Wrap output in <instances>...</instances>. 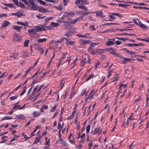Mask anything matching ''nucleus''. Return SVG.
<instances>
[{"instance_id":"nucleus-1","label":"nucleus","mask_w":149,"mask_h":149,"mask_svg":"<svg viewBox=\"0 0 149 149\" xmlns=\"http://www.w3.org/2000/svg\"><path fill=\"white\" fill-rule=\"evenodd\" d=\"M47 28L46 24H43L40 26H34V29H29L28 33H29V36L31 38H34L36 34V32H39L45 30V28Z\"/></svg>"},{"instance_id":"nucleus-2","label":"nucleus","mask_w":149,"mask_h":149,"mask_svg":"<svg viewBox=\"0 0 149 149\" xmlns=\"http://www.w3.org/2000/svg\"><path fill=\"white\" fill-rule=\"evenodd\" d=\"M30 4L27 7V8L29 10H37L38 6L34 2L33 0H29Z\"/></svg>"},{"instance_id":"nucleus-3","label":"nucleus","mask_w":149,"mask_h":149,"mask_svg":"<svg viewBox=\"0 0 149 149\" xmlns=\"http://www.w3.org/2000/svg\"><path fill=\"white\" fill-rule=\"evenodd\" d=\"M75 14V13L74 11H68L65 12L64 13V17H72Z\"/></svg>"},{"instance_id":"nucleus-4","label":"nucleus","mask_w":149,"mask_h":149,"mask_svg":"<svg viewBox=\"0 0 149 149\" xmlns=\"http://www.w3.org/2000/svg\"><path fill=\"white\" fill-rule=\"evenodd\" d=\"M75 29L73 28H71L69 30L65 35L67 37H70L74 35Z\"/></svg>"},{"instance_id":"nucleus-5","label":"nucleus","mask_w":149,"mask_h":149,"mask_svg":"<svg viewBox=\"0 0 149 149\" xmlns=\"http://www.w3.org/2000/svg\"><path fill=\"white\" fill-rule=\"evenodd\" d=\"M75 1L74 2V3L76 4H78L80 3L86 5V4H88L89 3V2L88 1L86 0H75Z\"/></svg>"},{"instance_id":"nucleus-6","label":"nucleus","mask_w":149,"mask_h":149,"mask_svg":"<svg viewBox=\"0 0 149 149\" xmlns=\"http://www.w3.org/2000/svg\"><path fill=\"white\" fill-rule=\"evenodd\" d=\"M90 42L89 40H85L83 39H81L79 40V43L81 45L85 46L87 44H89Z\"/></svg>"},{"instance_id":"nucleus-7","label":"nucleus","mask_w":149,"mask_h":149,"mask_svg":"<svg viewBox=\"0 0 149 149\" xmlns=\"http://www.w3.org/2000/svg\"><path fill=\"white\" fill-rule=\"evenodd\" d=\"M120 58L122 63L123 64H125L127 63V61H130L131 60H133L132 59L127 58H126L123 57L122 56L120 57Z\"/></svg>"},{"instance_id":"nucleus-8","label":"nucleus","mask_w":149,"mask_h":149,"mask_svg":"<svg viewBox=\"0 0 149 149\" xmlns=\"http://www.w3.org/2000/svg\"><path fill=\"white\" fill-rule=\"evenodd\" d=\"M106 50L110 54L116 55L117 53L114 51L112 47L106 49Z\"/></svg>"},{"instance_id":"nucleus-9","label":"nucleus","mask_w":149,"mask_h":149,"mask_svg":"<svg viewBox=\"0 0 149 149\" xmlns=\"http://www.w3.org/2000/svg\"><path fill=\"white\" fill-rule=\"evenodd\" d=\"M114 39H111L106 42V44L107 46H109L113 45L114 43Z\"/></svg>"},{"instance_id":"nucleus-10","label":"nucleus","mask_w":149,"mask_h":149,"mask_svg":"<svg viewBox=\"0 0 149 149\" xmlns=\"http://www.w3.org/2000/svg\"><path fill=\"white\" fill-rule=\"evenodd\" d=\"M37 10H38L39 12L42 13H46L48 11L45 8L42 7H39L38 6Z\"/></svg>"},{"instance_id":"nucleus-11","label":"nucleus","mask_w":149,"mask_h":149,"mask_svg":"<svg viewBox=\"0 0 149 149\" xmlns=\"http://www.w3.org/2000/svg\"><path fill=\"white\" fill-rule=\"evenodd\" d=\"M137 21L139 22V26L142 29H148V27L146 25L142 24L141 22H139V21L138 20H137Z\"/></svg>"},{"instance_id":"nucleus-12","label":"nucleus","mask_w":149,"mask_h":149,"mask_svg":"<svg viewBox=\"0 0 149 149\" xmlns=\"http://www.w3.org/2000/svg\"><path fill=\"white\" fill-rule=\"evenodd\" d=\"M70 22H65L62 26L63 28H67L70 26Z\"/></svg>"},{"instance_id":"nucleus-13","label":"nucleus","mask_w":149,"mask_h":149,"mask_svg":"<svg viewBox=\"0 0 149 149\" xmlns=\"http://www.w3.org/2000/svg\"><path fill=\"white\" fill-rule=\"evenodd\" d=\"M18 56V53L17 52H14V53L11 54L10 57L11 58H13L14 59L17 58Z\"/></svg>"},{"instance_id":"nucleus-14","label":"nucleus","mask_w":149,"mask_h":149,"mask_svg":"<svg viewBox=\"0 0 149 149\" xmlns=\"http://www.w3.org/2000/svg\"><path fill=\"white\" fill-rule=\"evenodd\" d=\"M96 15L97 16H99L101 18L102 17H103L104 16H103L102 15V12L101 11H97L96 12Z\"/></svg>"},{"instance_id":"nucleus-15","label":"nucleus","mask_w":149,"mask_h":149,"mask_svg":"<svg viewBox=\"0 0 149 149\" xmlns=\"http://www.w3.org/2000/svg\"><path fill=\"white\" fill-rule=\"evenodd\" d=\"M93 91H92L90 94H89V96H88V97L87 98H86L85 99V100H88V99H91L92 97H93L94 95V94L95 93V92H94L93 93Z\"/></svg>"},{"instance_id":"nucleus-16","label":"nucleus","mask_w":149,"mask_h":149,"mask_svg":"<svg viewBox=\"0 0 149 149\" xmlns=\"http://www.w3.org/2000/svg\"><path fill=\"white\" fill-rule=\"evenodd\" d=\"M16 118L18 119H24L25 118V117L22 114H19L17 115Z\"/></svg>"},{"instance_id":"nucleus-17","label":"nucleus","mask_w":149,"mask_h":149,"mask_svg":"<svg viewBox=\"0 0 149 149\" xmlns=\"http://www.w3.org/2000/svg\"><path fill=\"white\" fill-rule=\"evenodd\" d=\"M9 22L7 21L4 20L2 24L3 27H5L7 26L9 24Z\"/></svg>"},{"instance_id":"nucleus-18","label":"nucleus","mask_w":149,"mask_h":149,"mask_svg":"<svg viewBox=\"0 0 149 149\" xmlns=\"http://www.w3.org/2000/svg\"><path fill=\"white\" fill-rule=\"evenodd\" d=\"M88 51L92 54H94L95 53V50H93L91 47H89L88 49Z\"/></svg>"},{"instance_id":"nucleus-19","label":"nucleus","mask_w":149,"mask_h":149,"mask_svg":"<svg viewBox=\"0 0 149 149\" xmlns=\"http://www.w3.org/2000/svg\"><path fill=\"white\" fill-rule=\"evenodd\" d=\"M128 46L132 47L133 46H138L141 45H142L141 44H136V43H133V44H127Z\"/></svg>"},{"instance_id":"nucleus-20","label":"nucleus","mask_w":149,"mask_h":149,"mask_svg":"<svg viewBox=\"0 0 149 149\" xmlns=\"http://www.w3.org/2000/svg\"><path fill=\"white\" fill-rule=\"evenodd\" d=\"M101 132L100 130H98L97 129V128H95L94 129V132H91V133H93L94 134H98L99 135L100 134Z\"/></svg>"},{"instance_id":"nucleus-21","label":"nucleus","mask_w":149,"mask_h":149,"mask_svg":"<svg viewBox=\"0 0 149 149\" xmlns=\"http://www.w3.org/2000/svg\"><path fill=\"white\" fill-rule=\"evenodd\" d=\"M41 137V136H40L39 137H37L36 138L35 140L34 141L33 143L34 144H36L38 143L39 141H40V138Z\"/></svg>"},{"instance_id":"nucleus-22","label":"nucleus","mask_w":149,"mask_h":149,"mask_svg":"<svg viewBox=\"0 0 149 149\" xmlns=\"http://www.w3.org/2000/svg\"><path fill=\"white\" fill-rule=\"evenodd\" d=\"M37 17L39 19H41L45 18V16H43L42 14H39L36 15Z\"/></svg>"},{"instance_id":"nucleus-23","label":"nucleus","mask_w":149,"mask_h":149,"mask_svg":"<svg viewBox=\"0 0 149 149\" xmlns=\"http://www.w3.org/2000/svg\"><path fill=\"white\" fill-rule=\"evenodd\" d=\"M91 34L88 33H87L84 35V38H86L88 39H91L92 37V36H91Z\"/></svg>"},{"instance_id":"nucleus-24","label":"nucleus","mask_w":149,"mask_h":149,"mask_svg":"<svg viewBox=\"0 0 149 149\" xmlns=\"http://www.w3.org/2000/svg\"><path fill=\"white\" fill-rule=\"evenodd\" d=\"M132 114H131L129 118H128L127 120V122L126 124L127 125H128L129 124V122L130 120H132L133 119L132 118Z\"/></svg>"},{"instance_id":"nucleus-25","label":"nucleus","mask_w":149,"mask_h":149,"mask_svg":"<svg viewBox=\"0 0 149 149\" xmlns=\"http://www.w3.org/2000/svg\"><path fill=\"white\" fill-rule=\"evenodd\" d=\"M32 115L34 116V117H35L37 116H40V113L38 112H37L36 111H34L33 112Z\"/></svg>"},{"instance_id":"nucleus-26","label":"nucleus","mask_w":149,"mask_h":149,"mask_svg":"<svg viewBox=\"0 0 149 149\" xmlns=\"http://www.w3.org/2000/svg\"><path fill=\"white\" fill-rule=\"evenodd\" d=\"M51 26L54 27L58 26L59 25V24L57 23H55L54 22H52L50 24Z\"/></svg>"},{"instance_id":"nucleus-27","label":"nucleus","mask_w":149,"mask_h":149,"mask_svg":"<svg viewBox=\"0 0 149 149\" xmlns=\"http://www.w3.org/2000/svg\"><path fill=\"white\" fill-rule=\"evenodd\" d=\"M118 74H115L112 79L113 81L112 82L117 81L118 80Z\"/></svg>"},{"instance_id":"nucleus-28","label":"nucleus","mask_w":149,"mask_h":149,"mask_svg":"<svg viewBox=\"0 0 149 149\" xmlns=\"http://www.w3.org/2000/svg\"><path fill=\"white\" fill-rule=\"evenodd\" d=\"M47 39L45 38H40L37 40V42L38 43H42L45 42Z\"/></svg>"},{"instance_id":"nucleus-29","label":"nucleus","mask_w":149,"mask_h":149,"mask_svg":"<svg viewBox=\"0 0 149 149\" xmlns=\"http://www.w3.org/2000/svg\"><path fill=\"white\" fill-rule=\"evenodd\" d=\"M78 7L80 9L84 10H85L87 11L88 10L87 8L85 6L82 5H78Z\"/></svg>"},{"instance_id":"nucleus-30","label":"nucleus","mask_w":149,"mask_h":149,"mask_svg":"<svg viewBox=\"0 0 149 149\" xmlns=\"http://www.w3.org/2000/svg\"><path fill=\"white\" fill-rule=\"evenodd\" d=\"M88 141V146H89V148H91L93 144V141L92 140H91Z\"/></svg>"},{"instance_id":"nucleus-31","label":"nucleus","mask_w":149,"mask_h":149,"mask_svg":"<svg viewBox=\"0 0 149 149\" xmlns=\"http://www.w3.org/2000/svg\"><path fill=\"white\" fill-rule=\"evenodd\" d=\"M38 1L41 4L45 6H47V5H46V3L44 1H42L41 0H38Z\"/></svg>"},{"instance_id":"nucleus-32","label":"nucleus","mask_w":149,"mask_h":149,"mask_svg":"<svg viewBox=\"0 0 149 149\" xmlns=\"http://www.w3.org/2000/svg\"><path fill=\"white\" fill-rule=\"evenodd\" d=\"M13 29L17 31H19V26H12Z\"/></svg>"},{"instance_id":"nucleus-33","label":"nucleus","mask_w":149,"mask_h":149,"mask_svg":"<svg viewBox=\"0 0 149 149\" xmlns=\"http://www.w3.org/2000/svg\"><path fill=\"white\" fill-rule=\"evenodd\" d=\"M104 49H96L95 50V53H97L98 54H100L103 52Z\"/></svg>"},{"instance_id":"nucleus-34","label":"nucleus","mask_w":149,"mask_h":149,"mask_svg":"<svg viewBox=\"0 0 149 149\" xmlns=\"http://www.w3.org/2000/svg\"><path fill=\"white\" fill-rule=\"evenodd\" d=\"M12 119H13V118L11 117L6 116V117H5L3 118H2L1 120H9Z\"/></svg>"},{"instance_id":"nucleus-35","label":"nucleus","mask_w":149,"mask_h":149,"mask_svg":"<svg viewBox=\"0 0 149 149\" xmlns=\"http://www.w3.org/2000/svg\"><path fill=\"white\" fill-rule=\"evenodd\" d=\"M67 17H64V13L63 15V16L61 17H60V18H59V19L58 20V21L61 23L64 22H63L62 21V20H63L64 19H65V18H66Z\"/></svg>"},{"instance_id":"nucleus-36","label":"nucleus","mask_w":149,"mask_h":149,"mask_svg":"<svg viewBox=\"0 0 149 149\" xmlns=\"http://www.w3.org/2000/svg\"><path fill=\"white\" fill-rule=\"evenodd\" d=\"M36 48L37 49L39 50L40 49H41L42 48V47L41 46L38 44H36Z\"/></svg>"},{"instance_id":"nucleus-37","label":"nucleus","mask_w":149,"mask_h":149,"mask_svg":"<svg viewBox=\"0 0 149 149\" xmlns=\"http://www.w3.org/2000/svg\"><path fill=\"white\" fill-rule=\"evenodd\" d=\"M64 38H61V39L58 40H57V41H56L55 42V43L56 44V43H60L62 42L64 40Z\"/></svg>"},{"instance_id":"nucleus-38","label":"nucleus","mask_w":149,"mask_h":149,"mask_svg":"<svg viewBox=\"0 0 149 149\" xmlns=\"http://www.w3.org/2000/svg\"><path fill=\"white\" fill-rule=\"evenodd\" d=\"M57 106V105H55L53 107H52L50 110V112H54Z\"/></svg>"},{"instance_id":"nucleus-39","label":"nucleus","mask_w":149,"mask_h":149,"mask_svg":"<svg viewBox=\"0 0 149 149\" xmlns=\"http://www.w3.org/2000/svg\"><path fill=\"white\" fill-rule=\"evenodd\" d=\"M136 53L135 52L131 51L129 54H130L132 57H134L136 56Z\"/></svg>"},{"instance_id":"nucleus-40","label":"nucleus","mask_w":149,"mask_h":149,"mask_svg":"<svg viewBox=\"0 0 149 149\" xmlns=\"http://www.w3.org/2000/svg\"><path fill=\"white\" fill-rule=\"evenodd\" d=\"M29 41L28 40H26L24 42V46H27L28 45Z\"/></svg>"},{"instance_id":"nucleus-41","label":"nucleus","mask_w":149,"mask_h":149,"mask_svg":"<svg viewBox=\"0 0 149 149\" xmlns=\"http://www.w3.org/2000/svg\"><path fill=\"white\" fill-rule=\"evenodd\" d=\"M62 128V127L61 125V124L60 123H58V128L59 130V133H60L61 131Z\"/></svg>"},{"instance_id":"nucleus-42","label":"nucleus","mask_w":149,"mask_h":149,"mask_svg":"<svg viewBox=\"0 0 149 149\" xmlns=\"http://www.w3.org/2000/svg\"><path fill=\"white\" fill-rule=\"evenodd\" d=\"M111 14L112 15H114L118 17H122V15H121L118 13H111Z\"/></svg>"},{"instance_id":"nucleus-43","label":"nucleus","mask_w":149,"mask_h":149,"mask_svg":"<svg viewBox=\"0 0 149 149\" xmlns=\"http://www.w3.org/2000/svg\"><path fill=\"white\" fill-rule=\"evenodd\" d=\"M86 60V59L85 58H83L82 59L81 63V65H82L83 66L84 65L85 63H86V62H85Z\"/></svg>"},{"instance_id":"nucleus-44","label":"nucleus","mask_w":149,"mask_h":149,"mask_svg":"<svg viewBox=\"0 0 149 149\" xmlns=\"http://www.w3.org/2000/svg\"><path fill=\"white\" fill-rule=\"evenodd\" d=\"M90 126L88 125L86 127V132L87 133H88L90 131Z\"/></svg>"},{"instance_id":"nucleus-45","label":"nucleus","mask_w":149,"mask_h":149,"mask_svg":"<svg viewBox=\"0 0 149 149\" xmlns=\"http://www.w3.org/2000/svg\"><path fill=\"white\" fill-rule=\"evenodd\" d=\"M89 28H90V30L91 31H94L95 29V28H94V25L91 26H89Z\"/></svg>"},{"instance_id":"nucleus-46","label":"nucleus","mask_w":149,"mask_h":149,"mask_svg":"<svg viewBox=\"0 0 149 149\" xmlns=\"http://www.w3.org/2000/svg\"><path fill=\"white\" fill-rule=\"evenodd\" d=\"M140 97H139L138 99H136L134 100V102L133 103V104H136L138 102H139L140 100Z\"/></svg>"},{"instance_id":"nucleus-47","label":"nucleus","mask_w":149,"mask_h":149,"mask_svg":"<svg viewBox=\"0 0 149 149\" xmlns=\"http://www.w3.org/2000/svg\"><path fill=\"white\" fill-rule=\"evenodd\" d=\"M98 43H95V42H93L92 43L90 44V45H91V46H90L89 47H91V48H92V47H95V45H98Z\"/></svg>"},{"instance_id":"nucleus-48","label":"nucleus","mask_w":149,"mask_h":149,"mask_svg":"<svg viewBox=\"0 0 149 149\" xmlns=\"http://www.w3.org/2000/svg\"><path fill=\"white\" fill-rule=\"evenodd\" d=\"M68 44L70 45L74 46L75 45V42L72 41H68Z\"/></svg>"},{"instance_id":"nucleus-49","label":"nucleus","mask_w":149,"mask_h":149,"mask_svg":"<svg viewBox=\"0 0 149 149\" xmlns=\"http://www.w3.org/2000/svg\"><path fill=\"white\" fill-rule=\"evenodd\" d=\"M18 35L17 34H15L14 35V37L15 39V40L16 41H19V40L18 39H17L16 38H18Z\"/></svg>"},{"instance_id":"nucleus-50","label":"nucleus","mask_w":149,"mask_h":149,"mask_svg":"<svg viewBox=\"0 0 149 149\" xmlns=\"http://www.w3.org/2000/svg\"><path fill=\"white\" fill-rule=\"evenodd\" d=\"M23 54L24 56L27 57L28 56V52L27 51H25L23 52Z\"/></svg>"},{"instance_id":"nucleus-51","label":"nucleus","mask_w":149,"mask_h":149,"mask_svg":"<svg viewBox=\"0 0 149 149\" xmlns=\"http://www.w3.org/2000/svg\"><path fill=\"white\" fill-rule=\"evenodd\" d=\"M23 15V13L20 11L17 12V17H19L22 16Z\"/></svg>"},{"instance_id":"nucleus-52","label":"nucleus","mask_w":149,"mask_h":149,"mask_svg":"<svg viewBox=\"0 0 149 149\" xmlns=\"http://www.w3.org/2000/svg\"><path fill=\"white\" fill-rule=\"evenodd\" d=\"M55 8L59 10H61L63 9L62 6L61 5H59L58 7L55 6Z\"/></svg>"},{"instance_id":"nucleus-53","label":"nucleus","mask_w":149,"mask_h":149,"mask_svg":"<svg viewBox=\"0 0 149 149\" xmlns=\"http://www.w3.org/2000/svg\"><path fill=\"white\" fill-rule=\"evenodd\" d=\"M122 35H126L128 36H135V34L133 33H123L122 34Z\"/></svg>"},{"instance_id":"nucleus-54","label":"nucleus","mask_w":149,"mask_h":149,"mask_svg":"<svg viewBox=\"0 0 149 149\" xmlns=\"http://www.w3.org/2000/svg\"><path fill=\"white\" fill-rule=\"evenodd\" d=\"M131 29H118L117 30H118L121 31H124L127 30H130Z\"/></svg>"},{"instance_id":"nucleus-55","label":"nucleus","mask_w":149,"mask_h":149,"mask_svg":"<svg viewBox=\"0 0 149 149\" xmlns=\"http://www.w3.org/2000/svg\"><path fill=\"white\" fill-rule=\"evenodd\" d=\"M116 39H118V40H123V41H125L126 40V39L125 38H119V37H117V38H116Z\"/></svg>"},{"instance_id":"nucleus-56","label":"nucleus","mask_w":149,"mask_h":149,"mask_svg":"<svg viewBox=\"0 0 149 149\" xmlns=\"http://www.w3.org/2000/svg\"><path fill=\"white\" fill-rule=\"evenodd\" d=\"M18 6H19L22 8H24L25 7L24 5L21 2H19V4Z\"/></svg>"},{"instance_id":"nucleus-57","label":"nucleus","mask_w":149,"mask_h":149,"mask_svg":"<svg viewBox=\"0 0 149 149\" xmlns=\"http://www.w3.org/2000/svg\"><path fill=\"white\" fill-rule=\"evenodd\" d=\"M118 5L119 6H120L121 7H123V8H125V7H126V6H127V5L123 4H121V3L119 4H118Z\"/></svg>"},{"instance_id":"nucleus-58","label":"nucleus","mask_w":149,"mask_h":149,"mask_svg":"<svg viewBox=\"0 0 149 149\" xmlns=\"http://www.w3.org/2000/svg\"><path fill=\"white\" fill-rule=\"evenodd\" d=\"M134 142L129 146V149H133L135 146H133Z\"/></svg>"},{"instance_id":"nucleus-59","label":"nucleus","mask_w":149,"mask_h":149,"mask_svg":"<svg viewBox=\"0 0 149 149\" xmlns=\"http://www.w3.org/2000/svg\"><path fill=\"white\" fill-rule=\"evenodd\" d=\"M33 67H31L29 68L26 71V73H28L33 68Z\"/></svg>"},{"instance_id":"nucleus-60","label":"nucleus","mask_w":149,"mask_h":149,"mask_svg":"<svg viewBox=\"0 0 149 149\" xmlns=\"http://www.w3.org/2000/svg\"><path fill=\"white\" fill-rule=\"evenodd\" d=\"M83 11H76L75 12L76 14H80L81 15H82V14L83 13Z\"/></svg>"},{"instance_id":"nucleus-61","label":"nucleus","mask_w":149,"mask_h":149,"mask_svg":"<svg viewBox=\"0 0 149 149\" xmlns=\"http://www.w3.org/2000/svg\"><path fill=\"white\" fill-rule=\"evenodd\" d=\"M38 87V86L37 85L33 89V91L32 92V93H34V92L37 90Z\"/></svg>"},{"instance_id":"nucleus-62","label":"nucleus","mask_w":149,"mask_h":149,"mask_svg":"<svg viewBox=\"0 0 149 149\" xmlns=\"http://www.w3.org/2000/svg\"><path fill=\"white\" fill-rule=\"evenodd\" d=\"M23 1L25 4L27 5H29V2L26 0H21Z\"/></svg>"},{"instance_id":"nucleus-63","label":"nucleus","mask_w":149,"mask_h":149,"mask_svg":"<svg viewBox=\"0 0 149 149\" xmlns=\"http://www.w3.org/2000/svg\"><path fill=\"white\" fill-rule=\"evenodd\" d=\"M93 76V74H91L86 79L87 81H88L91 78H92Z\"/></svg>"},{"instance_id":"nucleus-64","label":"nucleus","mask_w":149,"mask_h":149,"mask_svg":"<svg viewBox=\"0 0 149 149\" xmlns=\"http://www.w3.org/2000/svg\"><path fill=\"white\" fill-rule=\"evenodd\" d=\"M15 5L19 6V3L17 0H13Z\"/></svg>"}]
</instances>
